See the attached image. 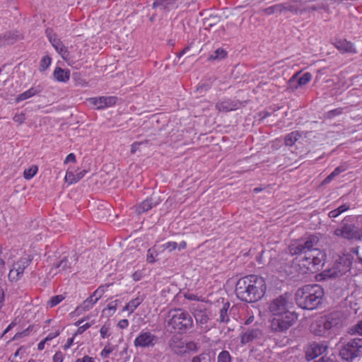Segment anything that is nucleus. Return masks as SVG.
<instances>
[{
  "label": "nucleus",
  "instance_id": "f257e3e1",
  "mask_svg": "<svg viewBox=\"0 0 362 362\" xmlns=\"http://www.w3.org/2000/svg\"><path fill=\"white\" fill-rule=\"evenodd\" d=\"M293 306L291 295L285 293L272 300L269 305L272 314L271 327L273 331L282 332L294 323L296 316L290 309Z\"/></svg>",
  "mask_w": 362,
  "mask_h": 362
},
{
  "label": "nucleus",
  "instance_id": "f03ea898",
  "mask_svg": "<svg viewBox=\"0 0 362 362\" xmlns=\"http://www.w3.org/2000/svg\"><path fill=\"white\" fill-rule=\"evenodd\" d=\"M267 285L264 279L257 275H248L240 279L235 286L237 297L247 303L256 302L265 294Z\"/></svg>",
  "mask_w": 362,
  "mask_h": 362
},
{
  "label": "nucleus",
  "instance_id": "7ed1b4c3",
  "mask_svg": "<svg viewBox=\"0 0 362 362\" xmlns=\"http://www.w3.org/2000/svg\"><path fill=\"white\" fill-rule=\"evenodd\" d=\"M315 238L309 237L305 241H295L288 247L289 252L292 255L304 254V256L299 260L300 265L306 268L307 272H314L315 270L317 256L312 254L316 250L314 247Z\"/></svg>",
  "mask_w": 362,
  "mask_h": 362
},
{
  "label": "nucleus",
  "instance_id": "20e7f679",
  "mask_svg": "<svg viewBox=\"0 0 362 362\" xmlns=\"http://www.w3.org/2000/svg\"><path fill=\"white\" fill-rule=\"evenodd\" d=\"M168 327L171 332L184 334L194 327V321L190 314L182 309L170 310L168 314Z\"/></svg>",
  "mask_w": 362,
  "mask_h": 362
},
{
  "label": "nucleus",
  "instance_id": "39448f33",
  "mask_svg": "<svg viewBox=\"0 0 362 362\" xmlns=\"http://www.w3.org/2000/svg\"><path fill=\"white\" fill-rule=\"evenodd\" d=\"M315 285H305L296 293V301L303 309L313 310L317 307Z\"/></svg>",
  "mask_w": 362,
  "mask_h": 362
},
{
  "label": "nucleus",
  "instance_id": "423d86ee",
  "mask_svg": "<svg viewBox=\"0 0 362 362\" xmlns=\"http://www.w3.org/2000/svg\"><path fill=\"white\" fill-rule=\"evenodd\" d=\"M339 356L346 361H351L362 355V339L354 338L347 341H341Z\"/></svg>",
  "mask_w": 362,
  "mask_h": 362
},
{
  "label": "nucleus",
  "instance_id": "0eeeda50",
  "mask_svg": "<svg viewBox=\"0 0 362 362\" xmlns=\"http://www.w3.org/2000/svg\"><path fill=\"white\" fill-rule=\"evenodd\" d=\"M353 257L350 254L339 255L335 259V264L332 269H325L321 274L322 279L341 276L350 269Z\"/></svg>",
  "mask_w": 362,
  "mask_h": 362
},
{
  "label": "nucleus",
  "instance_id": "6e6552de",
  "mask_svg": "<svg viewBox=\"0 0 362 362\" xmlns=\"http://www.w3.org/2000/svg\"><path fill=\"white\" fill-rule=\"evenodd\" d=\"M191 312L201 331L204 332L209 331L211 328L208 325L211 320V313L206 307L203 305H197L192 308Z\"/></svg>",
  "mask_w": 362,
  "mask_h": 362
},
{
  "label": "nucleus",
  "instance_id": "1a4fd4ad",
  "mask_svg": "<svg viewBox=\"0 0 362 362\" xmlns=\"http://www.w3.org/2000/svg\"><path fill=\"white\" fill-rule=\"evenodd\" d=\"M158 342V337L151 331L143 329L134 340V345L136 348L152 349Z\"/></svg>",
  "mask_w": 362,
  "mask_h": 362
},
{
  "label": "nucleus",
  "instance_id": "9d476101",
  "mask_svg": "<svg viewBox=\"0 0 362 362\" xmlns=\"http://www.w3.org/2000/svg\"><path fill=\"white\" fill-rule=\"evenodd\" d=\"M339 322V315L331 313L320 317L318 322V335L326 336L329 334V330Z\"/></svg>",
  "mask_w": 362,
  "mask_h": 362
},
{
  "label": "nucleus",
  "instance_id": "9b49d317",
  "mask_svg": "<svg viewBox=\"0 0 362 362\" xmlns=\"http://www.w3.org/2000/svg\"><path fill=\"white\" fill-rule=\"evenodd\" d=\"M116 96H100L90 98L88 102L97 110H103L114 106L117 102Z\"/></svg>",
  "mask_w": 362,
  "mask_h": 362
},
{
  "label": "nucleus",
  "instance_id": "f8f14e48",
  "mask_svg": "<svg viewBox=\"0 0 362 362\" xmlns=\"http://www.w3.org/2000/svg\"><path fill=\"white\" fill-rule=\"evenodd\" d=\"M312 78L311 74L309 72L300 74V72L296 73L288 81V87L292 90L297 89L299 86L308 83Z\"/></svg>",
  "mask_w": 362,
  "mask_h": 362
},
{
  "label": "nucleus",
  "instance_id": "ddd939ff",
  "mask_svg": "<svg viewBox=\"0 0 362 362\" xmlns=\"http://www.w3.org/2000/svg\"><path fill=\"white\" fill-rule=\"evenodd\" d=\"M240 103L237 100L226 99L220 100L216 104V108L220 112H230L239 108Z\"/></svg>",
  "mask_w": 362,
  "mask_h": 362
},
{
  "label": "nucleus",
  "instance_id": "4468645a",
  "mask_svg": "<svg viewBox=\"0 0 362 362\" xmlns=\"http://www.w3.org/2000/svg\"><path fill=\"white\" fill-rule=\"evenodd\" d=\"M335 47L342 53H354L356 49L354 45L346 40H337L334 42Z\"/></svg>",
  "mask_w": 362,
  "mask_h": 362
},
{
  "label": "nucleus",
  "instance_id": "2eb2a0df",
  "mask_svg": "<svg viewBox=\"0 0 362 362\" xmlns=\"http://www.w3.org/2000/svg\"><path fill=\"white\" fill-rule=\"evenodd\" d=\"M42 87L40 85H38L37 86H33L28 90L19 94L16 97V101L17 103H19L24 100L28 99V98L40 93V92H42Z\"/></svg>",
  "mask_w": 362,
  "mask_h": 362
},
{
  "label": "nucleus",
  "instance_id": "dca6fc26",
  "mask_svg": "<svg viewBox=\"0 0 362 362\" xmlns=\"http://www.w3.org/2000/svg\"><path fill=\"white\" fill-rule=\"evenodd\" d=\"M32 259L33 258L30 255L23 257L13 264V268L15 269L17 274L23 276L25 269L30 264Z\"/></svg>",
  "mask_w": 362,
  "mask_h": 362
},
{
  "label": "nucleus",
  "instance_id": "f3484780",
  "mask_svg": "<svg viewBox=\"0 0 362 362\" xmlns=\"http://www.w3.org/2000/svg\"><path fill=\"white\" fill-rule=\"evenodd\" d=\"M32 259L33 258L30 255L23 257L13 264V268L15 269L17 274L23 276L25 269L30 264Z\"/></svg>",
  "mask_w": 362,
  "mask_h": 362
},
{
  "label": "nucleus",
  "instance_id": "a211bd4d",
  "mask_svg": "<svg viewBox=\"0 0 362 362\" xmlns=\"http://www.w3.org/2000/svg\"><path fill=\"white\" fill-rule=\"evenodd\" d=\"M260 334L259 329H248L241 336V342L247 344L257 339Z\"/></svg>",
  "mask_w": 362,
  "mask_h": 362
},
{
  "label": "nucleus",
  "instance_id": "6ab92c4d",
  "mask_svg": "<svg viewBox=\"0 0 362 362\" xmlns=\"http://www.w3.org/2000/svg\"><path fill=\"white\" fill-rule=\"evenodd\" d=\"M163 252V251L161 250L160 245H154L153 247L149 248L146 254L147 262L150 264L156 262L158 259V255Z\"/></svg>",
  "mask_w": 362,
  "mask_h": 362
},
{
  "label": "nucleus",
  "instance_id": "aec40b11",
  "mask_svg": "<svg viewBox=\"0 0 362 362\" xmlns=\"http://www.w3.org/2000/svg\"><path fill=\"white\" fill-rule=\"evenodd\" d=\"M54 78L59 82L66 83L69 80L70 71L61 67H57L53 73Z\"/></svg>",
  "mask_w": 362,
  "mask_h": 362
},
{
  "label": "nucleus",
  "instance_id": "412c9836",
  "mask_svg": "<svg viewBox=\"0 0 362 362\" xmlns=\"http://www.w3.org/2000/svg\"><path fill=\"white\" fill-rule=\"evenodd\" d=\"M301 137V134L298 131L292 132L286 134L284 137V144L287 146H293L296 142Z\"/></svg>",
  "mask_w": 362,
  "mask_h": 362
},
{
  "label": "nucleus",
  "instance_id": "4be33fe9",
  "mask_svg": "<svg viewBox=\"0 0 362 362\" xmlns=\"http://www.w3.org/2000/svg\"><path fill=\"white\" fill-rule=\"evenodd\" d=\"M230 307V303L228 302L225 303L223 305V307L220 309L219 311V317L217 319V320L220 323H227L230 318L228 315V309Z\"/></svg>",
  "mask_w": 362,
  "mask_h": 362
},
{
  "label": "nucleus",
  "instance_id": "5701e85b",
  "mask_svg": "<svg viewBox=\"0 0 362 362\" xmlns=\"http://www.w3.org/2000/svg\"><path fill=\"white\" fill-rule=\"evenodd\" d=\"M305 359L308 361L314 360L317 358V344L314 341L305 348Z\"/></svg>",
  "mask_w": 362,
  "mask_h": 362
},
{
  "label": "nucleus",
  "instance_id": "b1692460",
  "mask_svg": "<svg viewBox=\"0 0 362 362\" xmlns=\"http://www.w3.org/2000/svg\"><path fill=\"white\" fill-rule=\"evenodd\" d=\"M281 6L282 12L287 11L291 13H297L300 9V4L296 1L281 4Z\"/></svg>",
  "mask_w": 362,
  "mask_h": 362
},
{
  "label": "nucleus",
  "instance_id": "393cba45",
  "mask_svg": "<svg viewBox=\"0 0 362 362\" xmlns=\"http://www.w3.org/2000/svg\"><path fill=\"white\" fill-rule=\"evenodd\" d=\"M46 35L49 39V41L52 45V46L56 48H59V46L62 43V41L57 38L56 34L54 33L52 29L47 28L45 31Z\"/></svg>",
  "mask_w": 362,
  "mask_h": 362
},
{
  "label": "nucleus",
  "instance_id": "a878e982",
  "mask_svg": "<svg viewBox=\"0 0 362 362\" xmlns=\"http://www.w3.org/2000/svg\"><path fill=\"white\" fill-rule=\"evenodd\" d=\"M16 40V35L11 32H6L0 35V47L13 44Z\"/></svg>",
  "mask_w": 362,
  "mask_h": 362
},
{
  "label": "nucleus",
  "instance_id": "bb28decb",
  "mask_svg": "<svg viewBox=\"0 0 362 362\" xmlns=\"http://www.w3.org/2000/svg\"><path fill=\"white\" fill-rule=\"evenodd\" d=\"M154 206H156V204L152 202L151 199H146L137 206L136 210L139 214H141L148 211Z\"/></svg>",
  "mask_w": 362,
  "mask_h": 362
},
{
  "label": "nucleus",
  "instance_id": "cd10ccee",
  "mask_svg": "<svg viewBox=\"0 0 362 362\" xmlns=\"http://www.w3.org/2000/svg\"><path fill=\"white\" fill-rule=\"evenodd\" d=\"M175 3V0H155L153 8L160 7L161 9H168Z\"/></svg>",
  "mask_w": 362,
  "mask_h": 362
},
{
  "label": "nucleus",
  "instance_id": "c85d7f7f",
  "mask_svg": "<svg viewBox=\"0 0 362 362\" xmlns=\"http://www.w3.org/2000/svg\"><path fill=\"white\" fill-rule=\"evenodd\" d=\"M227 56V52L223 48H218L214 51L209 57L210 60H221L226 58Z\"/></svg>",
  "mask_w": 362,
  "mask_h": 362
},
{
  "label": "nucleus",
  "instance_id": "c756f323",
  "mask_svg": "<svg viewBox=\"0 0 362 362\" xmlns=\"http://www.w3.org/2000/svg\"><path fill=\"white\" fill-rule=\"evenodd\" d=\"M263 12L266 15H272L274 13H282V6L281 4H275L271 6H269L263 10Z\"/></svg>",
  "mask_w": 362,
  "mask_h": 362
},
{
  "label": "nucleus",
  "instance_id": "7c9ffc66",
  "mask_svg": "<svg viewBox=\"0 0 362 362\" xmlns=\"http://www.w3.org/2000/svg\"><path fill=\"white\" fill-rule=\"evenodd\" d=\"M98 302L97 300L91 295L87 298L82 303L81 307L85 310H88Z\"/></svg>",
  "mask_w": 362,
  "mask_h": 362
},
{
  "label": "nucleus",
  "instance_id": "2f4dec72",
  "mask_svg": "<svg viewBox=\"0 0 362 362\" xmlns=\"http://www.w3.org/2000/svg\"><path fill=\"white\" fill-rule=\"evenodd\" d=\"M169 346L171 349L176 354L181 352L178 349L180 348H184L183 342L177 341V339L173 338L169 341Z\"/></svg>",
  "mask_w": 362,
  "mask_h": 362
},
{
  "label": "nucleus",
  "instance_id": "473e14b6",
  "mask_svg": "<svg viewBox=\"0 0 362 362\" xmlns=\"http://www.w3.org/2000/svg\"><path fill=\"white\" fill-rule=\"evenodd\" d=\"M232 357L228 351H221L217 357V362H231Z\"/></svg>",
  "mask_w": 362,
  "mask_h": 362
},
{
  "label": "nucleus",
  "instance_id": "72a5a7b5",
  "mask_svg": "<svg viewBox=\"0 0 362 362\" xmlns=\"http://www.w3.org/2000/svg\"><path fill=\"white\" fill-rule=\"evenodd\" d=\"M52 59L48 55L44 56L40 60V71H45L51 64Z\"/></svg>",
  "mask_w": 362,
  "mask_h": 362
},
{
  "label": "nucleus",
  "instance_id": "f704fd0d",
  "mask_svg": "<svg viewBox=\"0 0 362 362\" xmlns=\"http://www.w3.org/2000/svg\"><path fill=\"white\" fill-rule=\"evenodd\" d=\"M191 362H211V357L209 354L202 353L194 356Z\"/></svg>",
  "mask_w": 362,
  "mask_h": 362
},
{
  "label": "nucleus",
  "instance_id": "c9c22d12",
  "mask_svg": "<svg viewBox=\"0 0 362 362\" xmlns=\"http://www.w3.org/2000/svg\"><path fill=\"white\" fill-rule=\"evenodd\" d=\"M37 173V167L33 165L28 169H25L23 173L24 177L26 180L33 178Z\"/></svg>",
  "mask_w": 362,
  "mask_h": 362
},
{
  "label": "nucleus",
  "instance_id": "e433bc0d",
  "mask_svg": "<svg viewBox=\"0 0 362 362\" xmlns=\"http://www.w3.org/2000/svg\"><path fill=\"white\" fill-rule=\"evenodd\" d=\"M115 346L107 343L100 352V356L103 358H107L109 355L115 350Z\"/></svg>",
  "mask_w": 362,
  "mask_h": 362
},
{
  "label": "nucleus",
  "instance_id": "4c0bfd02",
  "mask_svg": "<svg viewBox=\"0 0 362 362\" xmlns=\"http://www.w3.org/2000/svg\"><path fill=\"white\" fill-rule=\"evenodd\" d=\"M65 180L69 184H74L77 182L76 173L71 171L69 168L67 170Z\"/></svg>",
  "mask_w": 362,
  "mask_h": 362
},
{
  "label": "nucleus",
  "instance_id": "58836bf2",
  "mask_svg": "<svg viewBox=\"0 0 362 362\" xmlns=\"http://www.w3.org/2000/svg\"><path fill=\"white\" fill-rule=\"evenodd\" d=\"M64 299L62 295H57L52 297L48 301V305L50 308H53L61 303Z\"/></svg>",
  "mask_w": 362,
  "mask_h": 362
},
{
  "label": "nucleus",
  "instance_id": "ea45409f",
  "mask_svg": "<svg viewBox=\"0 0 362 362\" xmlns=\"http://www.w3.org/2000/svg\"><path fill=\"white\" fill-rule=\"evenodd\" d=\"M108 285L99 286L92 294V296L98 300L105 292Z\"/></svg>",
  "mask_w": 362,
  "mask_h": 362
},
{
  "label": "nucleus",
  "instance_id": "a19ab883",
  "mask_svg": "<svg viewBox=\"0 0 362 362\" xmlns=\"http://www.w3.org/2000/svg\"><path fill=\"white\" fill-rule=\"evenodd\" d=\"M160 247L161 250H163V252L165 250H168L169 252H172L173 250H175L177 248V243L176 242L170 241L160 245Z\"/></svg>",
  "mask_w": 362,
  "mask_h": 362
},
{
  "label": "nucleus",
  "instance_id": "79ce46f5",
  "mask_svg": "<svg viewBox=\"0 0 362 362\" xmlns=\"http://www.w3.org/2000/svg\"><path fill=\"white\" fill-rule=\"evenodd\" d=\"M142 300L139 298H136L134 299L131 300L128 305L130 308V313H132L136 308L141 303Z\"/></svg>",
  "mask_w": 362,
  "mask_h": 362
},
{
  "label": "nucleus",
  "instance_id": "37998d69",
  "mask_svg": "<svg viewBox=\"0 0 362 362\" xmlns=\"http://www.w3.org/2000/svg\"><path fill=\"white\" fill-rule=\"evenodd\" d=\"M55 49L64 59H66L69 55V52L67 48L62 43L59 46V48H56Z\"/></svg>",
  "mask_w": 362,
  "mask_h": 362
},
{
  "label": "nucleus",
  "instance_id": "c03bdc74",
  "mask_svg": "<svg viewBox=\"0 0 362 362\" xmlns=\"http://www.w3.org/2000/svg\"><path fill=\"white\" fill-rule=\"evenodd\" d=\"M118 302H119V300H114V301L110 303L107 305L106 310L109 311L110 315H112L115 313V311L117 310V306Z\"/></svg>",
  "mask_w": 362,
  "mask_h": 362
},
{
  "label": "nucleus",
  "instance_id": "a18cd8bd",
  "mask_svg": "<svg viewBox=\"0 0 362 362\" xmlns=\"http://www.w3.org/2000/svg\"><path fill=\"white\" fill-rule=\"evenodd\" d=\"M22 277L21 275L17 274V272L12 267L8 274V278L11 281H16Z\"/></svg>",
  "mask_w": 362,
  "mask_h": 362
},
{
  "label": "nucleus",
  "instance_id": "49530a36",
  "mask_svg": "<svg viewBox=\"0 0 362 362\" xmlns=\"http://www.w3.org/2000/svg\"><path fill=\"white\" fill-rule=\"evenodd\" d=\"M57 267L62 269V270H66L71 267V264L67 258H64L57 264Z\"/></svg>",
  "mask_w": 362,
  "mask_h": 362
},
{
  "label": "nucleus",
  "instance_id": "de8ad7c7",
  "mask_svg": "<svg viewBox=\"0 0 362 362\" xmlns=\"http://www.w3.org/2000/svg\"><path fill=\"white\" fill-rule=\"evenodd\" d=\"M14 122L21 124L25 120V115L24 113L21 112L20 114H16L13 117Z\"/></svg>",
  "mask_w": 362,
  "mask_h": 362
},
{
  "label": "nucleus",
  "instance_id": "09e8293b",
  "mask_svg": "<svg viewBox=\"0 0 362 362\" xmlns=\"http://www.w3.org/2000/svg\"><path fill=\"white\" fill-rule=\"evenodd\" d=\"M64 354L62 351H57L52 357V362H63Z\"/></svg>",
  "mask_w": 362,
  "mask_h": 362
},
{
  "label": "nucleus",
  "instance_id": "8fccbe9b",
  "mask_svg": "<svg viewBox=\"0 0 362 362\" xmlns=\"http://www.w3.org/2000/svg\"><path fill=\"white\" fill-rule=\"evenodd\" d=\"M109 327L106 325L102 326V327L100 329V334L103 339H105L109 336Z\"/></svg>",
  "mask_w": 362,
  "mask_h": 362
},
{
  "label": "nucleus",
  "instance_id": "3c124183",
  "mask_svg": "<svg viewBox=\"0 0 362 362\" xmlns=\"http://www.w3.org/2000/svg\"><path fill=\"white\" fill-rule=\"evenodd\" d=\"M75 362H96L95 358L88 355H85L82 358H78Z\"/></svg>",
  "mask_w": 362,
  "mask_h": 362
},
{
  "label": "nucleus",
  "instance_id": "603ef678",
  "mask_svg": "<svg viewBox=\"0 0 362 362\" xmlns=\"http://www.w3.org/2000/svg\"><path fill=\"white\" fill-rule=\"evenodd\" d=\"M353 332H351L352 334H358L359 335H362V321L359 322L354 328V329H352Z\"/></svg>",
  "mask_w": 362,
  "mask_h": 362
},
{
  "label": "nucleus",
  "instance_id": "864d4df0",
  "mask_svg": "<svg viewBox=\"0 0 362 362\" xmlns=\"http://www.w3.org/2000/svg\"><path fill=\"white\" fill-rule=\"evenodd\" d=\"M339 168H336L324 181V183H328L333 177L338 175L340 173Z\"/></svg>",
  "mask_w": 362,
  "mask_h": 362
},
{
  "label": "nucleus",
  "instance_id": "5fc2aeb1",
  "mask_svg": "<svg viewBox=\"0 0 362 362\" xmlns=\"http://www.w3.org/2000/svg\"><path fill=\"white\" fill-rule=\"evenodd\" d=\"M327 349V344L326 343H322L321 344H318V356L320 354H324Z\"/></svg>",
  "mask_w": 362,
  "mask_h": 362
},
{
  "label": "nucleus",
  "instance_id": "6e6d98bb",
  "mask_svg": "<svg viewBox=\"0 0 362 362\" xmlns=\"http://www.w3.org/2000/svg\"><path fill=\"white\" fill-rule=\"evenodd\" d=\"M117 325L121 329H125L129 326V321L127 319H122L119 321Z\"/></svg>",
  "mask_w": 362,
  "mask_h": 362
},
{
  "label": "nucleus",
  "instance_id": "4d7b16f0",
  "mask_svg": "<svg viewBox=\"0 0 362 362\" xmlns=\"http://www.w3.org/2000/svg\"><path fill=\"white\" fill-rule=\"evenodd\" d=\"M349 231V226H344L342 229V235L347 238H351L354 237V234H349L348 233Z\"/></svg>",
  "mask_w": 362,
  "mask_h": 362
},
{
  "label": "nucleus",
  "instance_id": "13d9d810",
  "mask_svg": "<svg viewBox=\"0 0 362 362\" xmlns=\"http://www.w3.org/2000/svg\"><path fill=\"white\" fill-rule=\"evenodd\" d=\"M141 144V142H134L131 146V153H135L139 150Z\"/></svg>",
  "mask_w": 362,
  "mask_h": 362
},
{
  "label": "nucleus",
  "instance_id": "bf43d9fd",
  "mask_svg": "<svg viewBox=\"0 0 362 362\" xmlns=\"http://www.w3.org/2000/svg\"><path fill=\"white\" fill-rule=\"evenodd\" d=\"M59 334V332H58V331H57L55 332H51L45 338V340L47 342L49 341H51L56 337H57Z\"/></svg>",
  "mask_w": 362,
  "mask_h": 362
},
{
  "label": "nucleus",
  "instance_id": "052dcab7",
  "mask_svg": "<svg viewBox=\"0 0 362 362\" xmlns=\"http://www.w3.org/2000/svg\"><path fill=\"white\" fill-rule=\"evenodd\" d=\"M75 161H76V156L74 153H71L65 158L64 163H68L69 162H75Z\"/></svg>",
  "mask_w": 362,
  "mask_h": 362
},
{
  "label": "nucleus",
  "instance_id": "680f3d73",
  "mask_svg": "<svg viewBox=\"0 0 362 362\" xmlns=\"http://www.w3.org/2000/svg\"><path fill=\"white\" fill-rule=\"evenodd\" d=\"M86 173H87V171L86 170H80L78 172H76L77 182H78L80 180H81L85 176Z\"/></svg>",
  "mask_w": 362,
  "mask_h": 362
},
{
  "label": "nucleus",
  "instance_id": "e2e57ef3",
  "mask_svg": "<svg viewBox=\"0 0 362 362\" xmlns=\"http://www.w3.org/2000/svg\"><path fill=\"white\" fill-rule=\"evenodd\" d=\"M90 327V325L89 323H86L78 327V332L81 334L86 329H88Z\"/></svg>",
  "mask_w": 362,
  "mask_h": 362
},
{
  "label": "nucleus",
  "instance_id": "0e129e2a",
  "mask_svg": "<svg viewBox=\"0 0 362 362\" xmlns=\"http://www.w3.org/2000/svg\"><path fill=\"white\" fill-rule=\"evenodd\" d=\"M340 211H339V209H336L334 210H332L329 213V216L330 218H336L339 215H340Z\"/></svg>",
  "mask_w": 362,
  "mask_h": 362
},
{
  "label": "nucleus",
  "instance_id": "69168bd1",
  "mask_svg": "<svg viewBox=\"0 0 362 362\" xmlns=\"http://www.w3.org/2000/svg\"><path fill=\"white\" fill-rule=\"evenodd\" d=\"M74 342V338H69L66 343L64 346L65 350L69 349Z\"/></svg>",
  "mask_w": 362,
  "mask_h": 362
},
{
  "label": "nucleus",
  "instance_id": "338daca9",
  "mask_svg": "<svg viewBox=\"0 0 362 362\" xmlns=\"http://www.w3.org/2000/svg\"><path fill=\"white\" fill-rule=\"evenodd\" d=\"M349 209V205L344 204L337 208L339 211H340V214L347 211Z\"/></svg>",
  "mask_w": 362,
  "mask_h": 362
},
{
  "label": "nucleus",
  "instance_id": "774afa93",
  "mask_svg": "<svg viewBox=\"0 0 362 362\" xmlns=\"http://www.w3.org/2000/svg\"><path fill=\"white\" fill-rule=\"evenodd\" d=\"M132 278L134 281H139L141 278V274L139 272H135L132 274Z\"/></svg>",
  "mask_w": 362,
  "mask_h": 362
}]
</instances>
